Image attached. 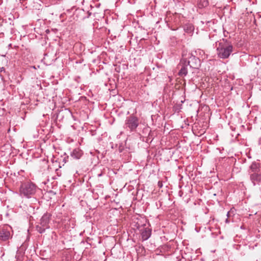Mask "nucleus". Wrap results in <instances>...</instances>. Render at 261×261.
I'll list each match as a JSON object with an SVG mask.
<instances>
[{
	"mask_svg": "<svg viewBox=\"0 0 261 261\" xmlns=\"http://www.w3.org/2000/svg\"><path fill=\"white\" fill-rule=\"evenodd\" d=\"M217 45V55L221 59H227L233 51L232 44L226 39L220 40Z\"/></svg>",
	"mask_w": 261,
	"mask_h": 261,
	"instance_id": "f257e3e1",
	"label": "nucleus"
},
{
	"mask_svg": "<svg viewBox=\"0 0 261 261\" xmlns=\"http://www.w3.org/2000/svg\"><path fill=\"white\" fill-rule=\"evenodd\" d=\"M36 187L32 182H27L22 184L20 187V194L21 196L30 198L36 192Z\"/></svg>",
	"mask_w": 261,
	"mask_h": 261,
	"instance_id": "f03ea898",
	"label": "nucleus"
},
{
	"mask_svg": "<svg viewBox=\"0 0 261 261\" xmlns=\"http://www.w3.org/2000/svg\"><path fill=\"white\" fill-rule=\"evenodd\" d=\"M182 59L191 68H198L200 65V60L190 53L188 54L183 53Z\"/></svg>",
	"mask_w": 261,
	"mask_h": 261,
	"instance_id": "7ed1b4c3",
	"label": "nucleus"
},
{
	"mask_svg": "<svg viewBox=\"0 0 261 261\" xmlns=\"http://www.w3.org/2000/svg\"><path fill=\"white\" fill-rule=\"evenodd\" d=\"M139 124V119L134 115L127 117L125 121V126L130 131H135Z\"/></svg>",
	"mask_w": 261,
	"mask_h": 261,
	"instance_id": "20e7f679",
	"label": "nucleus"
},
{
	"mask_svg": "<svg viewBox=\"0 0 261 261\" xmlns=\"http://www.w3.org/2000/svg\"><path fill=\"white\" fill-rule=\"evenodd\" d=\"M188 66V65L182 59L178 65V68L179 69L178 74L179 76H185L187 74Z\"/></svg>",
	"mask_w": 261,
	"mask_h": 261,
	"instance_id": "39448f33",
	"label": "nucleus"
},
{
	"mask_svg": "<svg viewBox=\"0 0 261 261\" xmlns=\"http://www.w3.org/2000/svg\"><path fill=\"white\" fill-rule=\"evenodd\" d=\"M41 225L43 228H40L39 231L42 233L45 231V230L49 228V216L47 214L44 215L41 219Z\"/></svg>",
	"mask_w": 261,
	"mask_h": 261,
	"instance_id": "423d86ee",
	"label": "nucleus"
},
{
	"mask_svg": "<svg viewBox=\"0 0 261 261\" xmlns=\"http://www.w3.org/2000/svg\"><path fill=\"white\" fill-rule=\"evenodd\" d=\"M54 151L52 152V159L51 162L53 163L56 162L59 163L61 160L62 154H60L59 151H61L59 148L57 149L55 145H53Z\"/></svg>",
	"mask_w": 261,
	"mask_h": 261,
	"instance_id": "0eeeda50",
	"label": "nucleus"
},
{
	"mask_svg": "<svg viewBox=\"0 0 261 261\" xmlns=\"http://www.w3.org/2000/svg\"><path fill=\"white\" fill-rule=\"evenodd\" d=\"M11 238V233L10 230L7 228L3 227L0 229V240L6 241Z\"/></svg>",
	"mask_w": 261,
	"mask_h": 261,
	"instance_id": "6e6552de",
	"label": "nucleus"
},
{
	"mask_svg": "<svg viewBox=\"0 0 261 261\" xmlns=\"http://www.w3.org/2000/svg\"><path fill=\"white\" fill-rule=\"evenodd\" d=\"M250 178L254 186L259 185L261 182V174L260 173L250 174Z\"/></svg>",
	"mask_w": 261,
	"mask_h": 261,
	"instance_id": "1a4fd4ad",
	"label": "nucleus"
},
{
	"mask_svg": "<svg viewBox=\"0 0 261 261\" xmlns=\"http://www.w3.org/2000/svg\"><path fill=\"white\" fill-rule=\"evenodd\" d=\"M259 164L256 162H253L251 164L248 170L249 173L253 174L260 172Z\"/></svg>",
	"mask_w": 261,
	"mask_h": 261,
	"instance_id": "9d476101",
	"label": "nucleus"
},
{
	"mask_svg": "<svg viewBox=\"0 0 261 261\" xmlns=\"http://www.w3.org/2000/svg\"><path fill=\"white\" fill-rule=\"evenodd\" d=\"M141 238L143 241L148 240L151 234V230L149 228H143L141 230Z\"/></svg>",
	"mask_w": 261,
	"mask_h": 261,
	"instance_id": "9b49d317",
	"label": "nucleus"
},
{
	"mask_svg": "<svg viewBox=\"0 0 261 261\" xmlns=\"http://www.w3.org/2000/svg\"><path fill=\"white\" fill-rule=\"evenodd\" d=\"M82 155V152L79 149H74L71 153V156L75 159H79Z\"/></svg>",
	"mask_w": 261,
	"mask_h": 261,
	"instance_id": "f8f14e48",
	"label": "nucleus"
},
{
	"mask_svg": "<svg viewBox=\"0 0 261 261\" xmlns=\"http://www.w3.org/2000/svg\"><path fill=\"white\" fill-rule=\"evenodd\" d=\"M208 5L207 0H198L197 6L199 8L202 9L207 7Z\"/></svg>",
	"mask_w": 261,
	"mask_h": 261,
	"instance_id": "ddd939ff",
	"label": "nucleus"
},
{
	"mask_svg": "<svg viewBox=\"0 0 261 261\" xmlns=\"http://www.w3.org/2000/svg\"><path fill=\"white\" fill-rule=\"evenodd\" d=\"M184 30L186 33L191 34L194 30V27L192 24H189L185 27Z\"/></svg>",
	"mask_w": 261,
	"mask_h": 261,
	"instance_id": "4468645a",
	"label": "nucleus"
},
{
	"mask_svg": "<svg viewBox=\"0 0 261 261\" xmlns=\"http://www.w3.org/2000/svg\"><path fill=\"white\" fill-rule=\"evenodd\" d=\"M52 98L53 102L55 103V105H56L57 102L60 101V96L58 97L57 95H56L55 96H53Z\"/></svg>",
	"mask_w": 261,
	"mask_h": 261,
	"instance_id": "2eb2a0df",
	"label": "nucleus"
},
{
	"mask_svg": "<svg viewBox=\"0 0 261 261\" xmlns=\"http://www.w3.org/2000/svg\"><path fill=\"white\" fill-rule=\"evenodd\" d=\"M232 212L230 211L229 212H227V218H230V217H231L232 216Z\"/></svg>",
	"mask_w": 261,
	"mask_h": 261,
	"instance_id": "dca6fc26",
	"label": "nucleus"
},
{
	"mask_svg": "<svg viewBox=\"0 0 261 261\" xmlns=\"http://www.w3.org/2000/svg\"><path fill=\"white\" fill-rule=\"evenodd\" d=\"M230 221H232V220H230V218H227L226 220H225V222L226 223H229Z\"/></svg>",
	"mask_w": 261,
	"mask_h": 261,
	"instance_id": "f3484780",
	"label": "nucleus"
},
{
	"mask_svg": "<svg viewBox=\"0 0 261 261\" xmlns=\"http://www.w3.org/2000/svg\"><path fill=\"white\" fill-rule=\"evenodd\" d=\"M46 32L47 33H49V30H48V29H47V30H46Z\"/></svg>",
	"mask_w": 261,
	"mask_h": 261,
	"instance_id": "a211bd4d",
	"label": "nucleus"
},
{
	"mask_svg": "<svg viewBox=\"0 0 261 261\" xmlns=\"http://www.w3.org/2000/svg\"><path fill=\"white\" fill-rule=\"evenodd\" d=\"M43 183L44 185H46V183H47V181H44V182H43Z\"/></svg>",
	"mask_w": 261,
	"mask_h": 261,
	"instance_id": "6ab92c4d",
	"label": "nucleus"
},
{
	"mask_svg": "<svg viewBox=\"0 0 261 261\" xmlns=\"http://www.w3.org/2000/svg\"><path fill=\"white\" fill-rule=\"evenodd\" d=\"M47 169H49V165H47Z\"/></svg>",
	"mask_w": 261,
	"mask_h": 261,
	"instance_id": "aec40b11",
	"label": "nucleus"
},
{
	"mask_svg": "<svg viewBox=\"0 0 261 261\" xmlns=\"http://www.w3.org/2000/svg\"><path fill=\"white\" fill-rule=\"evenodd\" d=\"M49 151L50 152L51 151L52 152L53 151H54V149H53V150H51H51H49Z\"/></svg>",
	"mask_w": 261,
	"mask_h": 261,
	"instance_id": "412c9836",
	"label": "nucleus"
}]
</instances>
